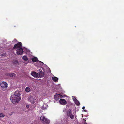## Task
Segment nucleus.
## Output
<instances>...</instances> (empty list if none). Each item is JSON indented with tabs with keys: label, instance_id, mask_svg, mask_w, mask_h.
Segmentation results:
<instances>
[{
	"label": "nucleus",
	"instance_id": "12",
	"mask_svg": "<svg viewBox=\"0 0 124 124\" xmlns=\"http://www.w3.org/2000/svg\"><path fill=\"white\" fill-rule=\"evenodd\" d=\"M13 64L15 66L19 64L18 61L17 60H14L12 61Z\"/></svg>",
	"mask_w": 124,
	"mask_h": 124
},
{
	"label": "nucleus",
	"instance_id": "24",
	"mask_svg": "<svg viewBox=\"0 0 124 124\" xmlns=\"http://www.w3.org/2000/svg\"><path fill=\"white\" fill-rule=\"evenodd\" d=\"M17 41V40L15 39H14V40H13V41Z\"/></svg>",
	"mask_w": 124,
	"mask_h": 124
},
{
	"label": "nucleus",
	"instance_id": "15",
	"mask_svg": "<svg viewBox=\"0 0 124 124\" xmlns=\"http://www.w3.org/2000/svg\"><path fill=\"white\" fill-rule=\"evenodd\" d=\"M32 61L33 62H35L38 60V59L37 57H35L32 59Z\"/></svg>",
	"mask_w": 124,
	"mask_h": 124
},
{
	"label": "nucleus",
	"instance_id": "7",
	"mask_svg": "<svg viewBox=\"0 0 124 124\" xmlns=\"http://www.w3.org/2000/svg\"><path fill=\"white\" fill-rule=\"evenodd\" d=\"M67 116H70L71 119H73L74 116L73 115L71 114V111L70 109H69L68 111L67 112Z\"/></svg>",
	"mask_w": 124,
	"mask_h": 124
},
{
	"label": "nucleus",
	"instance_id": "20",
	"mask_svg": "<svg viewBox=\"0 0 124 124\" xmlns=\"http://www.w3.org/2000/svg\"><path fill=\"white\" fill-rule=\"evenodd\" d=\"M5 116V115L3 113H0V118L3 117Z\"/></svg>",
	"mask_w": 124,
	"mask_h": 124
},
{
	"label": "nucleus",
	"instance_id": "16",
	"mask_svg": "<svg viewBox=\"0 0 124 124\" xmlns=\"http://www.w3.org/2000/svg\"><path fill=\"white\" fill-rule=\"evenodd\" d=\"M75 104L78 106L80 105V103L79 101L77 100L74 102Z\"/></svg>",
	"mask_w": 124,
	"mask_h": 124
},
{
	"label": "nucleus",
	"instance_id": "13",
	"mask_svg": "<svg viewBox=\"0 0 124 124\" xmlns=\"http://www.w3.org/2000/svg\"><path fill=\"white\" fill-rule=\"evenodd\" d=\"M52 78L54 82H57L58 79V78L55 77H52Z\"/></svg>",
	"mask_w": 124,
	"mask_h": 124
},
{
	"label": "nucleus",
	"instance_id": "11",
	"mask_svg": "<svg viewBox=\"0 0 124 124\" xmlns=\"http://www.w3.org/2000/svg\"><path fill=\"white\" fill-rule=\"evenodd\" d=\"M31 75L35 78H38V73L32 71L31 74Z\"/></svg>",
	"mask_w": 124,
	"mask_h": 124
},
{
	"label": "nucleus",
	"instance_id": "25",
	"mask_svg": "<svg viewBox=\"0 0 124 124\" xmlns=\"http://www.w3.org/2000/svg\"><path fill=\"white\" fill-rule=\"evenodd\" d=\"M85 108V107H82V109H84Z\"/></svg>",
	"mask_w": 124,
	"mask_h": 124
},
{
	"label": "nucleus",
	"instance_id": "17",
	"mask_svg": "<svg viewBox=\"0 0 124 124\" xmlns=\"http://www.w3.org/2000/svg\"><path fill=\"white\" fill-rule=\"evenodd\" d=\"M30 88L28 87H26L25 88V91L26 92H30Z\"/></svg>",
	"mask_w": 124,
	"mask_h": 124
},
{
	"label": "nucleus",
	"instance_id": "8",
	"mask_svg": "<svg viewBox=\"0 0 124 124\" xmlns=\"http://www.w3.org/2000/svg\"><path fill=\"white\" fill-rule=\"evenodd\" d=\"M59 103L61 104L64 105L66 104L67 103L66 101L64 99H61L59 101Z\"/></svg>",
	"mask_w": 124,
	"mask_h": 124
},
{
	"label": "nucleus",
	"instance_id": "23",
	"mask_svg": "<svg viewBox=\"0 0 124 124\" xmlns=\"http://www.w3.org/2000/svg\"><path fill=\"white\" fill-rule=\"evenodd\" d=\"M26 106L27 108H28L29 107V105H26Z\"/></svg>",
	"mask_w": 124,
	"mask_h": 124
},
{
	"label": "nucleus",
	"instance_id": "26",
	"mask_svg": "<svg viewBox=\"0 0 124 124\" xmlns=\"http://www.w3.org/2000/svg\"><path fill=\"white\" fill-rule=\"evenodd\" d=\"M84 111L85 112H87V110H85V109L84 110Z\"/></svg>",
	"mask_w": 124,
	"mask_h": 124
},
{
	"label": "nucleus",
	"instance_id": "19",
	"mask_svg": "<svg viewBox=\"0 0 124 124\" xmlns=\"http://www.w3.org/2000/svg\"><path fill=\"white\" fill-rule=\"evenodd\" d=\"M9 75L10 77H13L15 76V74L14 73H10L9 74Z\"/></svg>",
	"mask_w": 124,
	"mask_h": 124
},
{
	"label": "nucleus",
	"instance_id": "28",
	"mask_svg": "<svg viewBox=\"0 0 124 124\" xmlns=\"http://www.w3.org/2000/svg\"><path fill=\"white\" fill-rule=\"evenodd\" d=\"M54 102H55V101H54Z\"/></svg>",
	"mask_w": 124,
	"mask_h": 124
},
{
	"label": "nucleus",
	"instance_id": "6",
	"mask_svg": "<svg viewBox=\"0 0 124 124\" xmlns=\"http://www.w3.org/2000/svg\"><path fill=\"white\" fill-rule=\"evenodd\" d=\"M0 85L1 87L2 88V90L5 91L8 87V84L5 82H3L1 83Z\"/></svg>",
	"mask_w": 124,
	"mask_h": 124
},
{
	"label": "nucleus",
	"instance_id": "2",
	"mask_svg": "<svg viewBox=\"0 0 124 124\" xmlns=\"http://www.w3.org/2000/svg\"><path fill=\"white\" fill-rule=\"evenodd\" d=\"M15 96L11 95L10 98L11 101L14 104L18 103L21 99L20 97Z\"/></svg>",
	"mask_w": 124,
	"mask_h": 124
},
{
	"label": "nucleus",
	"instance_id": "10",
	"mask_svg": "<svg viewBox=\"0 0 124 124\" xmlns=\"http://www.w3.org/2000/svg\"><path fill=\"white\" fill-rule=\"evenodd\" d=\"M21 94V92H19L18 91H15L14 94L11 95L14 96L15 95V96H19V95H20Z\"/></svg>",
	"mask_w": 124,
	"mask_h": 124
},
{
	"label": "nucleus",
	"instance_id": "21",
	"mask_svg": "<svg viewBox=\"0 0 124 124\" xmlns=\"http://www.w3.org/2000/svg\"><path fill=\"white\" fill-rule=\"evenodd\" d=\"M72 97L73 98V100L74 101V102L77 100V99L76 98H75L74 96H72Z\"/></svg>",
	"mask_w": 124,
	"mask_h": 124
},
{
	"label": "nucleus",
	"instance_id": "1",
	"mask_svg": "<svg viewBox=\"0 0 124 124\" xmlns=\"http://www.w3.org/2000/svg\"><path fill=\"white\" fill-rule=\"evenodd\" d=\"M22 45L21 42H19L15 44L13 48V49H17L16 53L18 55H21L23 54V51L22 48Z\"/></svg>",
	"mask_w": 124,
	"mask_h": 124
},
{
	"label": "nucleus",
	"instance_id": "5",
	"mask_svg": "<svg viewBox=\"0 0 124 124\" xmlns=\"http://www.w3.org/2000/svg\"><path fill=\"white\" fill-rule=\"evenodd\" d=\"M28 101L32 104L36 102V98L35 97L29 96L28 97Z\"/></svg>",
	"mask_w": 124,
	"mask_h": 124
},
{
	"label": "nucleus",
	"instance_id": "18",
	"mask_svg": "<svg viewBox=\"0 0 124 124\" xmlns=\"http://www.w3.org/2000/svg\"><path fill=\"white\" fill-rule=\"evenodd\" d=\"M22 58L23 59V60L24 61H27L28 60V59L26 56H23Z\"/></svg>",
	"mask_w": 124,
	"mask_h": 124
},
{
	"label": "nucleus",
	"instance_id": "9",
	"mask_svg": "<svg viewBox=\"0 0 124 124\" xmlns=\"http://www.w3.org/2000/svg\"><path fill=\"white\" fill-rule=\"evenodd\" d=\"M61 95L60 94L56 93L54 95V98L56 101L58 100L61 98Z\"/></svg>",
	"mask_w": 124,
	"mask_h": 124
},
{
	"label": "nucleus",
	"instance_id": "29",
	"mask_svg": "<svg viewBox=\"0 0 124 124\" xmlns=\"http://www.w3.org/2000/svg\"><path fill=\"white\" fill-rule=\"evenodd\" d=\"M24 48H25V49H26V48H25V47H24Z\"/></svg>",
	"mask_w": 124,
	"mask_h": 124
},
{
	"label": "nucleus",
	"instance_id": "4",
	"mask_svg": "<svg viewBox=\"0 0 124 124\" xmlns=\"http://www.w3.org/2000/svg\"><path fill=\"white\" fill-rule=\"evenodd\" d=\"M36 71L38 73V78H40L44 77V73L40 69L37 70Z\"/></svg>",
	"mask_w": 124,
	"mask_h": 124
},
{
	"label": "nucleus",
	"instance_id": "27",
	"mask_svg": "<svg viewBox=\"0 0 124 124\" xmlns=\"http://www.w3.org/2000/svg\"><path fill=\"white\" fill-rule=\"evenodd\" d=\"M84 124H87L86 122H85L84 123Z\"/></svg>",
	"mask_w": 124,
	"mask_h": 124
},
{
	"label": "nucleus",
	"instance_id": "14",
	"mask_svg": "<svg viewBox=\"0 0 124 124\" xmlns=\"http://www.w3.org/2000/svg\"><path fill=\"white\" fill-rule=\"evenodd\" d=\"M48 107L47 105L46 104H44L42 107L41 108L42 109L45 110Z\"/></svg>",
	"mask_w": 124,
	"mask_h": 124
},
{
	"label": "nucleus",
	"instance_id": "3",
	"mask_svg": "<svg viewBox=\"0 0 124 124\" xmlns=\"http://www.w3.org/2000/svg\"><path fill=\"white\" fill-rule=\"evenodd\" d=\"M40 119L43 124H49V120L43 116H41L40 117Z\"/></svg>",
	"mask_w": 124,
	"mask_h": 124
},
{
	"label": "nucleus",
	"instance_id": "22",
	"mask_svg": "<svg viewBox=\"0 0 124 124\" xmlns=\"http://www.w3.org/2000/svg\"><path fill=\"white\" fill-rule=\"evenodd\" d=\"M39 63H40V64L41 66H43V65L44 63L43 62H42L40 61H39Z\"/></svg>",
	"mask_w": 124,
	"mask_h": 124
}]
</instances>
